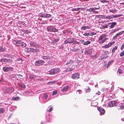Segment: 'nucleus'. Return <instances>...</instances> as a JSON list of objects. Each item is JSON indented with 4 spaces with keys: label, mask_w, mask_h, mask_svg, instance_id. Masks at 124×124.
I'll return each instance as SVG.
<instances>
[{
    "label": "nucleus",
    "mask_w": 124,
    "mask_h": 124,
    "mask_svg": "<svg viewBox=\"0 0 124 124\" xmlns=\"http://www.w3.org/2000/svg\"><path fill=\"white\" fill-rule=\"evenodd\" d=\"M71 43L77 44H78L79 43L77 41H76L75 39L71 38H69L65 40L64 42V43L65 44H67L68 43L71 44Z\"/></svg>",
    "instance_id": "obj_1"
},
{
    "label": "nucleus",
    "mask_w": 124,
    "mask_h": 124,
    "mask_svg": "<svg viewBox=\"0 0 124 124\" xmlns=\"http://www.w3.org/2000/svg\"><path fill=\"white\" fill-rule=\"evenodd\" d=\"M47 30L48 31L53 32H57L58 31L57 29L54 28L52 26L50 25L47 27Z\"/></svg>",
    "instance_id": "obj_2"
},
{
    "label": "nucleus",
    "mask_w": 124,
    "mask_h": 124,
    "mask_svg": "<svg viewBox=\"0 0 124 124\" xmlns=\"http://www.w3.org/2000/svg\"><path fill=\"white\" fill-rule=\"evenodd\" d=\"M13 68L12 67H5L3 68V70L4 72H7L9 71H12L13 70Z\"/></svg>",
    "instance_id": "obj_3"
},
{
    "label": "nucleus",
    "mask_w": 124,
    "mask_h": 124,
    "mask_svg": "<svg viewBox=\"0 0 124 124\" xmlns=\"http://www.w3.org/2000/svg\"><path fill=\"white\" fill-rule=\"evenodd\" d=\"M26 49H27L28 50L29 49V51H31V52L33 53H35L36 52H39L40 51L39 49H34L32 48H26Z\"/></svg>",
    "instance_id": "obj_4"
},
{
    "label": "nucleus",
    "mask_w": 124,
    "mask_h": 124,
    "mask_svg": "<svg viewBox=\"0 0 124 124\" xmlns=\"http://www.w3.org/2000/svg\"><path fill=\"white\" fill-rule=\"evenodd\" d=\"M80 75L78 73H76L72 75L71 78L73 79H78L79 78Z\"/></svg>",
    "instance_id": "obj_5"
},
{
    "label": "nucleus",
    "mask_w": 124,
    "mask_h": 124,
    "mask_svg": "<svg viewBox=\"0 0 124 124\" xmlns=\"http://www.w3.org/2000/svg\"><path fill=\"white\" fill-rule=\"evenodd\" d=\"M116 102L115 101H112L109 102L108 103V105L109 107H111L115 106H116Z\"/></svg>",
    "instance_id": "obj_6"
},
{
    "label": "nucleus",
    "mask_w": 124,
    "mask_h": 124,
    "mask_svg": "<svg viewBox=\"0 0 124 124\" xmlns=\"http://www.w3.org/2000/svg\"><path fill=\"white\" fill-rule=\"evenodd\" d=\"M44 61L43 60H37L35 62V64L37 66L42 65L44 64Z\"/></svg>",
    "instance_id": "obj_7"
},
{
    "label": "nucleus",
    "mask_w": 124,
    "mask_h": 124,
    "mask_svg": "<svg viewBox=\"0 0 124 124\" xmlns=\"http://www.w3.org/2000/svg\"><path fill=\"white\" fill-rule=\"evenodd\" d=\"M14 90V89L13 87H9L5 90V92L7 93H11L13 92Z\"/></svg>",
    "instance_id": "obj_8"
},
{
    "label": "nucleus",
    "mask_w": 124,
    "mask_h": 124,
    "mask_svg": "<svg viewBox=\"0 0 124 124\" xmlns=\"http://www.w3.org/2000/svg\"><path fill=\"white\" fill-rule=\"evenodd\" d=\"M97 109L100 112V114L101 115H102L104 114L105 110L103 108L101 107H99Z\"/></svg>",
    "instance_id": "obj_9"
},
{
    "label": "nucleus",
    "mask_w": 124,
    "mask_h": 124,
    "mask_svg": "<svg viewBox=\"0 0 124 124\" xmlns=\"http://www.w3.org/2000/svg\"><path fill=\"white\" fill-rule=\"evenodd\" d=\"M117 108L118 110H122L124 109V105L122 103L119 104Z\"/></svg>",
    "instance_id": "obj_10"
},
{
    "label": "nucleus",
    "mask_w": 124,
    "mask_h": 124,
    "mask_svg": "<svg viewBox=\"0 0 124 124\" xmlns=\"http://www.w3.org/2000/svg\"><path fill=\"white\" fill-rule=\"evenodd\" d=\"M22 42L21 40H18L17 39L14 40L13 41L14 44H16L17 46H20L21 44L22 43Z\"/></svg>",
    "instance_id": "obj_11"
},
{
    "label": "nucleus",
    "mask_w": 124,
    "mask_h": 124,
    "mask_svg": "<svg viewBox=\"0 0 124 124\" xmlns=\"http://www.w3.org/2000/svg\"><path fill=\"white\" fill-rule=\"evenodd\" d=\"M109 25L110 24L109 27L111 29H112L114 28L115 26L116 25V22H113L108 23Z\"/></svg>",
    "instance_id": "obj_12"
},
{
    "label": "nucleus",
    "mask_w": 124,
    "mask_h": 124,
    "mask_svg": "<svg viewBox=\"0 0 124 124\" xmlns=\"http://www.w3.org/2000/svg\"><path fill=\"white\" fill-rule=\"evenodd\" d=\"M106 35L105 34H103L101 35L98 39V41H100L106 37Z\"/></svg>",
    "instance_id": "obj_13"
},
{
    "label": "nucleus",
    "mask_w": 124,
    "mask_h": 124,
    "mask_svg": "<svg viewBox=\"0 0 124 124\" xmlns=\"http://www.w3.org/2000/svg\"><path fill=\"white\" fill-rule=\"evenodd\" d=\"M91 51L90 49H87L85 51V54L88 55L90 54Z\"/></svg>",
    "instance_id": "obj_14"
},
{
    "label": "nucleus",
    "mask_w": 124,
    "mask_h": 124,
    "mask_svg": "<svg viewBox=\"0 0 124 124\" xmlns=\"http://www.w3.org/2000/svg\"><path fill=\"white\" fill-rule=\"evenodd\" d=\"M91 28V27L90 26H83L81 27V28L84 30H85L86 29H90Z\"/></svg>",
    "instance_id": "obj_15"
},
{
    "label": "nucleus",
    "mask_w": 124,
    "mask_h": 124,
    "mask_svg": "<svg viewBox=\"0 0 124 124\" xmlns=\"http://www.w3.org/2000/svg\"><path fill=\"white\" fill-rule=\"evenodd\" d=\"M10 59H7L6 58L1 59H0V61L1 62H8L10 61Z\"/></svg>",
    "instance_id": "obj_16"
},
{
    "label": "nucleus",
    "mask_w": 124,
    "mask_h": 124,
    "mask_svg": "<svg viewBox=\"0 0 124 124\" xmlns=\"http://www.w3.org/2000/svg\"><path fill=\"white\" fill-rule=\"evenodd\" d=\"M117 46H115L111 50V52L112 54H113L115 52V50H117Z\"/></svg>",
    "instance_id": "obj_17"
},
{
    "label": "nucleus",
    "mask_w": 124,
    "mask_h": 124,
    "mask_svg": "<svg viewBox=\"0 0 124 124\" xmlns=\"http://www.w3.org/2000/svg\"><path fill=\"white\" fill-rule=\"evenodd\" d=\"M122 14H120L119 15H111V16L112 17V18H116L118 17L122 16H123Z\"/></svg>",
    "instance_id": "obj_18"
},
{
    "label": "nucleus",
    "mask_w": 124,
    "mask_h": 124,
    "mask_svg": "<svg viewBox=\"0 0 124 124\" xmlns=\"http://www.w3.org/2000/svg\"><path fill=\"white\" fill-rule=\"evenodd\" d=\"M105 16L102 15H98L96 16V17L97 18L100 19V18H102L105 19Z\"/></svg>",
    "instance_id": "obj_19"
},
{
    "label": "nucleus",
    "mask_w": 124,
    "mask_h": 124,
    "mask_svg": "<svg viewBox=\"0 0 124 124\" xmlns=\"http://www.w3.org/2000/svg\"><path fill=\"white\" fill-rule=\"evenodd\" d=\"M54 72L55 74L60 72V69L59 68H54Z\"/></svg>",
    "instance_id": "obj_20"
},
{
    "label": "nucleus",
    "mask_w": 124,
    "mask_h": 124,
    "mask_svg": "<svg viewBox=\"0 0 124 124\" xmlns=\"http://www.w3.org/2000/svg\"><path fill=\"white\" fill-rule=\"evenodd\" d=\"M54 69H52L49 71V74L51 75H53L55 74Z\"/></svg>",
    "instance_id": "obj_21"
},
{
    "label": "nucleus",
    "mask_w": 124,
    "mask_h": 124,
    "mask_svg": "<svg viewBox=\"0 0 124 124\" xmlns=\"http://www.w3.org/2000/svg\"><path fill=\"white\" fill-rule=\"evenodd\" d=\"M83 42H84V43L83 44L84 45H87L90 44L91 43V42L88 41H87L85 42H84V40H83Z\"/></svg>",
    "instance_id": "obj_22"
},
{
    "label": "nucleus",
    "mask_w": 124,
    "mask_h": 124,
    "mask_svg": "<svg viewBox=\"0 0 124 124\" xmlns=\"http://www.w3.org/2000/svg\"><path fill=\"white\" fill-rule=\"evenodd\" d=\"M34 47L37 48H41L42 46L39 44H37L36 43Z\"/></svg>",
    "instance_id": "obj_23"
},
{
    "label": "nucleus",
    "mask_w": 124,
    "mask_h": 124,
    "mask_svg": "<svg viewBox=\"0 0 124 124\" xmlns=\"http://www.w3.org/2000/svg\"><path fill=\"white\" fill-rule=\"evenodd\" d=\"M69 88V86L68 85H67L63 88L62 90V91H66Z\"/></svg>",
    "instance_id": "obj_24"
},
{
    "label": "nucleus",
    "mask_w": 124,
    "mask_h": 124,
    "mask_svg": "<svg viewBox=\"0 0 124 124\" xmlns=\"http://www.w3.org/2000/svg\"><path fill=\"white\" fill-rule=\"evenodd\" d=\"M42 57L44 59L50 60V57L48 56H42Z\"/></svg>",
    "instance_id": "obj_25"
},
{
    "label": "nucleus",
    "mask_w": 124,
    "mask_h": 124,
    "mask_svg": "<svg viewBox=\"0 0 124 124\" xmlns=\"http://www.w3.org/2000/svg\"><path fill=\"white\" fill-rule=\"evenodd\" d=\"M105 18L108 20H110L111 19H113L112 17L111 16V15H108L106 16L105 17Z\"/></svg>",
    "instance_id": "obj_26"
},
{
    "label": "nucleus",
    "mask_w": 124,
    "mask_h": 124,
    "mask_svg": "<svg viewBox=\"0 0 124 124\" xmlns=\"http://www.w3.org/2000/svg\"><path fill=\"white\" fill-rule=\"evenodd\" d=\"M73 69V68H68L65 70V71L66 72H67L69 71H72Z\"/></svg>",
    "instance_id": "obj_27"
},
{
    "label": "nucleus",
    "mask_w": 124,
    "mask_h": 124,
    "mask_svg": "<svg viewBox=\"0 0 124 124\" xmlns=\"http://www.w3.org/2000/svg\"><path fill=\"white\" fill-rule=\"evenodd\" d=\"M110 46L109 45V44L108 43L107 44H106L104 46H102V48H108L109 47H110Z\"/></svg>",
    "instance_id": "obj_28"
},
{
    "label": "nucleus",
    "mask_w": 124,
    "mask_h": 124,
    "mask_svg": "<svg viewBox=\"0 0 124 124\" xmlns=\"http://www.w3.org/2000/svg\"><path fill=\"white\" fill-rule=\"evenodd\" d=\"M36 42H30V45L34 47L35 46Z\"/></svg>",
    "instance_id": "obj_29"
},
{
    "label": "nucleus",
    "mask_w": 124,
    "mask_h": 124,
    "mask_svg": "<svg viewBox=\"0 0 124 124\" xmlns=\"http://www.w3.org/2000/svg\"><path fill=\"white\" fill-rule=\"evenodd\" d=\"M20 98L19 97H14L12 99V100L14 101H18L19 99Z\"/></svg>",
    "instance_id": "obj_30"
},
{
    "label": "nucleus",
    "mask_w": 124,
    "mask_h": 124,
    "mask_svg": "<svg viewBox=\"0 0 124 124\" xmlns=\"http://www.w3.org/2000/svg\"><path fill=\"white\" fill-rule=\"evenodd\" d=\"M51 15L49 14H46L45 15L44 18H47V17H51Z\"/></svg>",
    "instance_id": "obj_31"
},
{
    "label": "nucleus",
    "mask_w": 124,
    "mask_h": 124,
    "mask_svg": "<svg viewBox=\"0 0 124 124\" xmlns=\"http://www.w3.org/2000/svg\"><path fill=\"white\" fill-rule=\"evenodd\" d=\"M114 62L113 60H112L110 61H109L107 64V68L110 66V65L113 62Z\"/></svg>",
    "instance_id": "obj_32"
},
{
    "label": "nucleus",
    "mask_w": 124,
    "mask_h": 124,
    "mask_svg": "<svg viewBox=\"0 0 124 124\" xmlns=\"http://www.w3.org/2000/svg\"><path fill=\"white\" fill-rule=\"evenodd\" d=\"M109 25V24L108 23V24H106V25H103L102 26V29H104L105 28H108V26Z\"/></svg>",
    "instance_id": "obj_33"
},
{
    "label": "nucleus",
    "mask_w": 124,
    "mask_h": 124,
    "mask_svg": "<svg viewBox=\"0 0 124 124\" xmlns=\"http://www.w3.org/2000/svg\"><path fill=\"white\" fill-rule=\"evenodd\" d=\"M5 111V109L2 108H0V114L3 113Z\"/></svg>",
    "instance_id": "obj_34"
},
{
    "label": "nucleus",
    "mask_w": 124,
    "mask_h": 124,
    "mask_svg": "<svg viewBox=\"0 0 124 124\" xmlns=\"http://www.w3.org/2000/svg\"><path fill=\"white\" fill-rule=\"evenodd\" d=\"M45 15L43 14L42 13H40L39 14V17H41L42 18H44Z\"/></svg>",
    "instance_id": "obj_35"
},
{
    "label": "nucleus",
    "mask_w": 124,
    "mask_h": 124,
    "mask_svg": "<svg viewBox=\"0 0 124 124\" xmlns=\"http://www.w3.org/2000/svg\"><path fill=\"white\" fill-rule=\"evenodd\" d=\"M20 46H21L22 47H25L26 44L22 42V43L21 44Z\"/></svg>",
    "instance_id": "obj_36"
},
{
    "label": "nucleus",
    "mask_w": 124,
    "mask_h": 124,
    "mask_svg": "<svg viewBox=\"0 0 124 124\" xmlns=\"http://www.w3.org/2000/svg\"><path fill=\"white\" fill-rule=\"evenodd\" d=\"M59 39H54L52 41V42L53 43H55L58 42L59 41Z\"/></svg>",
    "instance_id": "obj_37"
},
{
    "label": "nucleus",
    "mask_w": 124,
    "mask_h": 124,
    "mask_svg": "<svg viewBox=\"0 0 124 124\" xmlns=\"http://www.w3.org/2000/svg\"><path fill=\"white\" fill-rule=\"evenodd\" d=\"M73 62L71 60H70V61L66 63V65H68V64H70L72 63Z\"/></svg>",
    "instance_id": "obj_38"
},
{
    "label": "nucleus",
    "mask_w": 124,
    "mask_h": 124,
    "mask_svg": "<svg viewBox=\"0 0 124 124\" xmlns=\"http://www.w3.org/2000/svg\"><path fill=\"white\" fill-rule=\"evenodd\" d=\"M19 86L24 88H26L25 85L23 84L22 83L21 84H20L19 85Z\"/></svg>",
    "instance_id": "obj_39"
},
{
    "label": "nucleus",
    "mask_w": 124,
    "mask_h": 124,
    "mask_svg": "<svg viewBox=\"0 0 124 124\" xmlns=\"http://www.w3.org/2000/svg\"><path fill=\"white\" fill-rule=\"evenodd\" d=\"M105 41V40L103 39L101 40V41L99 42L98 43L100 44H101L104 43Z\"/></svg>",
    "instance_id": "obj_40"
},
{
    "label": "nucleus",
    "mask_w": 124,
    "mask_h": 124,
    "mask_svg": "<svg viewBox=\"0 0 124 124\" xmlns=\"http://www.w3.org/2000/svg\"><path fill=\"white\" fill-rule=\"evenodd\" d=\"M80 8H73L72 10V11H78L79 10Z\"/></svg>",
    "instance_id": "obj_41"
},
{
    "label": "nucleus",
    "mask_w": 124,
    "mask_h": 124,
    "mask_svg": "<svg viewBox=\"0 0 124 124\" xmlns=\"http://www.w3.org/2000/svg\"><path fill=\"white\" fill-rule=\"evenodd\" d=\"M117 11V10L115 9H112L111 10H110L109 11L110 12L113 13H114L116 12Z\"/></svg>",
    "instance_id": "obj_42"
},
{
    "label": "nucleus",
    "mask_w": 124,
    "mask_h": 124,
    "mask_svg": "<svg viewBox=\"0 0 124 124\" xmlns=\"http://www.w3.org/2000/svg\"><path fill=\"white\" fill-rule=\"evenodd\" d=\"M100 1L102 3L104 2L108 3L109 2V1L108 0H101Z\"/></svg>",
    "instance_id": "obj_43"
},
{
    "label": "nucleus",
    "mask_w": 124,
    "mask_h": 124,
    "mask_svg": "<svg viewBox=\"0 0 124 124\" xmlns=\"http://www.w3.org/2000/svg\"><path fill=\"white\" fill-rule=\"evenodd\" d=\"M5 50V49H4L2 47L0 46V51L3 52Z\"/></svg>",
    "instance_id": "obj_44"
},
{
    "label": "nucleus",
    "mask_w": 124,
    "mask_h": 124,
    "mask_svg": "<svg viewBox=\"0 0 124 124\" xmlns=\"http://www.w3.org/2000/svg\"><path fill=\"white\" fill-rule=\"evenodd\" d=\"M119 35L117 33L113 37V39H116L117 37Z\"/></svg>",
    "instance_id": "obj_45"
},
{
    "label": "nucleus",
    "mask_w": 124,
    "mask_h": 124,
    "mask_svg": "<svg viewBox=\"0 0 124 124\" xmlns=\"http://www.w3.org/2000/svg\"><path fill=\"white\" fill-rule=\"evenodd\" d=\"M48 97V95L47 94H45L43 96V98L45 99H47Z\"/></svg>",
    "instance_id": "obj_46"
},
{
    "label": "nucleus",
    "mask_w": 124,
    "mask_h": 124,
    "mask_svg": "<svg viewBox=\"0 0 124 124\" xmlns=\"http://www.w3.org/2000/svg\"><path fill=\"white\" fill-rule=\"evenodd\" d=\"M120 56L122 57L124 56V51L121 52L120 54Z\"/></svg>",
    "instance_id": "obj_47"
},
{
    "label": "nucleus",
    "mask_w": 124,
    "mask_h": 124,
    "mask_svg": "<svg viewBox=\"0 0 124 124\" xmlns=\"http://www.w3.org/2000/svg\"><path fill=\"white\" fill-rule=\"evenodd\" d=\"M124 33V31L120 32L117 33L119 36L122 35L123 33Z\"/></svg>",
    "instance_id": "obj_48"
},
{
    "label": "nucleus",
    "mask_w": 124,
    "mask_h": 124,
    "mask_svg": "<svg viewBox=\"0 0 124 124\" xmlns=\"http://www.w3.org/2000/svg\"><path fill=\"white\" fill-rule=\"evenodd\" d=\"M115 43V41H113L112 42L109 43H108V44L110 46L112 45L113 44H114Z\"/></svg>",
    "instance_id": "obj_49"
},
{
    "label": "nucleus",
    "mask_w": 124,
    "mask_h": 124,
    "mask_svg": "<svg viewBox=\"0 0 124 124\" xmlns=\"http://www.w3.org/2000/svg\"><path fill=\"white\" fill-rule=\"evenodd\" d=\"M124 48V43H123L122 45L121 48L120 49L121 50H123V49Z\"/></svg>",
    "instance_id": "obj_50"
},
{
    "label": "nucleus",
    "mask_w": 124,
    "mask_h": 124,
    "mask_svg": "<svg viewBox=\"0 0 124 124\" xmlns=\"http://www.w3.org/2000/svg\"><path fill=\"white\" fill-rule=\"evenodd\" d=\"M87 10L90 12H91L93 11V8H90L89 9H87Z\"/></svg>",
    "instance_id": "obj_51"
},
{
    "label": "nucleus",
    "mask_w": 124,
    "mask_h": 124,
    "mask_svg": "<svg viewBox=\"0 0 124 124\" xmlns=\"http://www.w3.org/2000/svg\"><path fill=\"white\" fill-rule=\"evenodd\" d=\"M57 91H54L53 92L52 95H56L57 93Z\"/></svg>",
    "instance_id": "obj_52"
},
{
    "label": "nucleus",
    "mask_w": 124,
    "mask_h": 124,
    "mask_svg": "<svg viewBox=\"0 0 124 124\" xmlns=\"http://www.w3.org/2000/svg\"><path fill=\"white\" fill-rule=\"evenodd\" d=\"M89 35L92 36L93 35H95V33H94V32H91L89 33Z\"/></svg>",
    "instance_id": "obj_53"
},
{
    "label": "nucleus",
    "mask_w": 124,
    "mask_h": 124,
    "mask_svg": "<svg viewBox=\"0 0 124 124\" xmlns=\"http://www.w3.org/2000/svg\"><path fill=\"white\" fill-rule=\"evenodd\" d=\"M17 75L18 76L19 78L20 79H21L23 78V76L21 75L20 74Z\"/></svg>",
    "instance_id": "obj_54"
},
{
    "label": "nucleus",
    "mask_w": 124,
    "mask_h": 124,
    "mask_svg": "<svg viewBox=\"0 0 124 124\" xmlns=\"http://www.w3.org/2000/svg\"><path fill=\"white\" fill-rule=\"evenodd\" d=\"M93 8V10H97V9H100V7H98V8Z\"/></svg>",
    "instance_id": "obj_55"
},
{
    "label": "nucleus",
    "mask_w": 124,
    "mask_h": 124,
    "mask_svg": "<svg viewBox=\"0 0 124 124\" xmlns=\"http://www.w3.org/2000/svg\"><path fill=\"white\" fill-rule=\"evenodd\" d=\"M118 71L119 74H120L122 73V70L120 69H118Z\"/></svg>",
    "instance_id": "obj_56"
},
{
    "label": "nucleus",
    "mask_w": 124,
    "mask_h": 124,
    "mask_svg": "<svg viewBox=\"0 0 124 124\" xmlns=\"http://www.w3.org/2000/svg\"><path fill=\"white\" fill-rule=\"evenodd\" d=\"M53 110V108L52 107H51L49 110H47V111L48 112H50L51 111Z\"/></svg>",
    "instance_id": "obj_57"
},
{
    "label": "nucleus",
    "mask_w": 124,
    "mask_h": 124,
    "mask_svg": "<svg viewBox=\"0 0 124 124\" xmlns=\"http://www.w3.org/2000/svg\"><path fill=\"white\" fill-rule=\"evenodd\" d=\"M90 88L89 87H88L87 89L86 90V92H90Z\"/></svg>",
    "instance_id": "obj_58"
},
{
    "label": "nucleus",
    "mask_w": 124,
    "mask_h": 124,
    "mask_svg": "<svg viewBox=\"0 0 124 124\" xmlns=\"http://www.w3.org/2000/svg\"><path fill=\"white\" fill-rule=\"evenodd\" d=\"M83 35H85V36H88L89 35V33H85L83 34Z\"/></svg>",
    "instance_id": "obj_59"
},
{
    "label": "nucleus",
    "mask_w": 124,
    "mask_h": 124,
    "mask_svg": "<svg viewBox=\"0 0 124 124\" xmlns=\"http://www.w3.org/2000/svg\"><path fill=\"white\" fill-rule=\"evenodd\" d=\"M24 32H25V33L26 34H28V33H30V32H29V31L28 30H24Z\"/></svg>",
    "instance_id": "obj_60"
},
{
    "label": "nucleus",
    "mask_w": 124,
    "mask_h": 124,
    "mask_svg": "<svg viewBox=\"0 0 124 124\" xmlns=\"http://www.w3.org/2000/svg\"><path fill=\"white\" fill-rule=\"evenodd\" d=\"M96 55H94L93 56L91 57V58L92 59H93L94 58L96 57Z\"/></svg>",
    "instance_id": "obj_61"
},
{
    "label": "nucleus",
    "mask_w": 124,
    "mask_h": 124,
    "mask_svg": "<svg viewBox=\"0 0 124 124\" xmlns=\"http://www.w3.org/2000/svg\"><path fill=\"white\" fill-rule=\"evenodd\" d=\"M108 51H105V54H108Z\"/></svg>",
    "instance_id": "obj_62"
},
{
    "label": "nucleus",
    "mask_w": 124,
    "mask_h": 124,
    "mask_svg": "<svg viewBox=\"0 0 124 124\" xmlns=\"http://www.w3.org/2000/svg\"><path fill=\"white\" fill-rule=\"evenodd\" d=\"M93 13H98V11H94L93 12Z\"/></svg>",
    "instance_id": "obj_63"
},
{
    "label": "nucleus",
    "mask_w": 124,
    "mask_h": 124,
    "mask_svg": "<svg viewBox=\"0 0 124 124\" xmlns=\"http://www.w3.org/2000/svg\"><path fill=\"white\" fill-rule=\"evenodd\" d=\"M82 91L81 90H78L77 91V92H81Z\"/></svg>",
    "instance_id": "obj_64"
}]
</instances>
